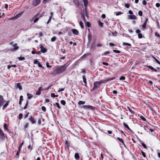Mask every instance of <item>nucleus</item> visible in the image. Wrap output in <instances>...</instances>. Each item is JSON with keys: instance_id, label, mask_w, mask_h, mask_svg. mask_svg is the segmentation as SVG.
I'll list each match as a JSON object with an SVG mask.
<instances>
[{"instance_id": "obj_15", "label": "nucleus", "mask_w": 160, "mask_h": 160, "mask_svg": "<svg viewBox=\"0 0 160 160\" xmlns=\"http://www.w3.org/2000/svg\"><path fill=\"white\" fill-rule=\"evenodd\" d=\"M123 124L124 127L126 128L127 129H128V130L131 131L132 130L130 129V128L128 127V125L126 124L125 122H124L123 123Z\"/></svg>"}, {"instance_id": "obj_32", "label": "nucleus", "mask_w": 160, "mask_h": 160, "mask_svg": "<svg viewBox=\"0 0 160 160\" xmlns=\"http://www.w3.org/2000/svg\"><path fill=\"white\" fill-rule=\"evenodd\" d=\"M79 25H80V26H81V28H84V25H83V23L81 21L80 22H79Z\"/></svg>"}, {"instance_id": "obj_20", "label": "nucleus", "mask_w": 160, "mask_h": 160, "mask_svg": "<svg viewBox=\"0 0 160 160\" xmlns=\"http://www.w3.org/2000/svg\"><path fill=\"white\" fill-rule=\"evenodd\" d=\"M27 94L28 99H31L33 97V95L29 93H27Z\"/></svg>"}, {"instance_id": "obj_28", "label": "nucleus", "mask_w": 160, "mask_h": 160, "mask_svg": "<svg viewBox=\"0 0 160 160\" xmlns=\"http://www.w3.org/2000/svg\"><path fill=\"white\" fill-rule=\"evenodd\" d=\"M73 2L74 3L77 5H78L79 4V2L78 0H73Z\"/></svg>"}, {"instance_id": "obj_12", "label": "nucleus", "mask_w": 160, "mask_h": 160, "mask_svg": "<svg viewBox=\"0 0 160 160\" xmlns=\"http://www.w3.org/2000/svg\"><path fill=\"white\" fill-rule=\"evenodd\" d=\"M75 158L77 160H79L80 159V157L78 153H76L74 155Z\"/></svg>"}, {"instance_id": "obj_62", "label": "nucleus", "mask_w": 160, "mask_h": 160, "mask_svg": "<svg viewBox=\"0 0 160 160\" xmlns=\"http://www.w3.org/2000/svg\"><path fill=\"white\" fill-rule=\"evenodd\" d=\"M155 35L156 36H157L158 37H159L160 36L159 34L157 32H155Z\"/></svg>"}, {"instance_id": "obj_9", "label": "nucleus", "mask_w": 160, "mask_h": 160, "mask_svg": "<svg viewBox=\"0 0 160 160\" xmlns=\"http://www.w3.org/2000/svg\"><path fill=\"white\" fill-rule=\"evenodd\" d=\"M42 90V87H41L39 88H38V90L37 91V92H36V94L37 95H39L41 94V91Z\"/></svg>"}, {"instance_id": "obj_14", "label": "nucleus", "mask_w": 160, "mask_h": 160, "mask_svg": "<svg viewBox=\"0 0 160 160\" xmlns=\"http://www.w3.org/2000/svg\"><path fill=\"white\" fill-rule=\"evenodd\" d=\"M82 79L83 80V82L85 83V86H86L87 85V81H86V78L85 76L83 75L82 76Z\"/></svg>"}, {"instance_id": "obj_50", "label": "nucleus", "mask_w": 160, "mask_h": 160, "mask_svg": "<svg viewBox=\"0 0 160 160\" xmlns=\"http://www.w3.org/2000/svg\"><path fill=\"white\" fill-rule=\"evenodd\" d=\"M141 152L142 154V155L143 156V157L144 158L146 157V155L145 153L142 151H141Z\"/></svg>"}, {"instance_id": "obj_31", "label": "nucleus", "mask_w": 160, "mask_h": 160, "mask_svg": "<svg viewBox=\"0 0 160 160\" xmlns=\"http://www.w3.org/2000/svg\"><path fill=\"white\" fill-rule=\"evenodd\" d=\"M8 105V102H7L5 104L3 107V108H2V109L3 110H4V109L7 107V106Z\"/></svg>"}, {"instance_id": "obj_38", "label": "nucleus", "mask_w": 160, "mask_h": 160, "mask_svg": "<svg viewBox=\"0 0 160 160\" xmlns=\"http://www.w3.org/2000/svg\"><path fill=\"white\" fill-rule=\"evenodd\" d=\"M56 39V37L55 36L52 37L51 39V41L53 42L55 41Z\"/></svg>"}, {"instance_id": "obj_25", "label": "nucleus", "mask_w": 160, "mask_h": 160, "mask_svg": "<svg viewBox=\"0 0 160 160\" xmlns=\"http://www.w3.org/2000/svg\"><path fill=\"white\" fill-rule=\"evenodd\" d=\"M153 58L155 60V61L160 65V62L155 57L152 56Z\"/></svg>"}, {"instance_id": "obj_26", "label": "nucleus", "mask_w": 160, "mask_h": 160, "mask_svg": "<svg viewBox=\"0 0 160 160\" xmlns=\"http://www.w3.org/2000/svg\"><path fill=\"white\" fill-rule=\"evenodd\" d=\"M3 127H4V129L6 130H8V126H7V125L6 123H4V126H3Z\"/></svg>"}, {"instance_id": "obj_52", "label": "nucleus", "mask_w": 160, "mask_h": 160, "mask_svg": "<svg viewBox=\"0 0 160 160\" xmlns=\"http://www.w3.org/2000/svg\"><path fill=\"white\" fill-rule=\"evenodd\" d=\"M39 62H38V61L37 59L34 60V64H38V63Z\"/></svg>"}, {"instance_id": "obj_2", "label": "nucleus", "mask_w": 160, "mask_h": 160, "mask_svg": "<svg viewBox=\"0 0 160 160\" xmlns=\"http://www.w3.org/2000/svg\"><path fill=\"white\" fill-rule=\"evenodd\" d=\"M67 66H68L64 65L60 67H58L56 69L54 70L53 73L55 74H59L64 72L67 68Z\"/></svg>"}, {"instance_id": "obj_4", "label": "nucleus", "mask_w": 160, "mask_h": 160, "mask_svg": "<svg viewBox=\"0 0 160 160\" xmlns=\"http://www.w3.org/2000/svg\"><path fill=\"white\" fill-rule=\"evenodd\" d=\"M29 120L32 122V124H34L36 123V121L34 118V117L30 116L28 119Z\"/></svg>"}, {"instance_id": "obj_45", "label": "nucleus", "mask_w": 160, "mask_h": 160, "mask_svg": "<svg viewBox=\"0 0 160 160\" xmlns=\"http://www.w3.org/2000/svg\"><path fill=\"white\" fill-rule=\"evenodd\" d=\"M125 79V77L121 76L119 78V80H124Z\"/></svg>"}, {"instance_id": "obj_11", "label": "nucleus", "mask_w": 160, "mask_h": 160, "mask_svg": "<svg viewBox=\"0 0 160 160\" xmlns=\"http://www.w3.org/2000/svg\"><path fill=\"white\" fill-rule=\"evenodd\" d=\"M41 49V51L43 53H44L47 52V49L46 48H43V46L42 45L40 46Z\"/></svg>"}, {"instance_id": "obj_64", "label": "nucleus", "mask_w": 160, "mask_h": 160, "mask_svg": "<svg viewBox=\"0 0 160 160\" xmlns=\"http://www.w3.org/2000/svg\"><path fill=\"white\" fill-rule=\"evenodd\" d=\"M142 4L144 5H146L147 4V2H146V1L145 0H144L142 1Z\"/></svg>"}, {"instance_id": "obj_18", "label": "nucleus", "mask_w": 160, "mask_h": 160, "mask_svg": "<svg viewBox=\"0 0 160 160\" xmlns=\"http://www.w3.org/2000/svg\"><path fill=\"white\" fill-rule=\"evenodd\" d=\"M129 16L130 17V18L132 19H136L137 18V17L134 15H129Z\"/></svg>"}, {"instance_id": "obj_58", "label": "nucleus", "mask_w": 160, "mask_h": 160, "mask_svg": "<svg viewBox=\"0 0 160 160\" xmlns=\"http://www.w3.org/2000/svg\"><path fill=\"white\" fill-rule=\"evenodd\" d=\"M61 51L63 53H66V50L65 49H61Z\"/></svg>"}, {"instance_id": "obj_36", "label": "nucleus", "mask_w": 160, "mask_h": 160, "mask_svg": "<svg viewBox=\"0 0 160 160\" xmlns=\"http://www.w3.org/2000/svg\"><path fill=\"white\" fill-rule=\"evenodd\" d=\"M146 24L145 23H144L143 25H142V30H144V29L146 28Z\"/></svg>"}, {"instance_id": "obj_13", "label": "nucleus", "mask_w": 160, "mask_h": 160, "mask_svg": "<svg viewBox=\"0 0 160 160\" xmlns=\"http://www.w3.org/2000/svg\"><path fill=\"white\" fill-rule=\"evenodd\" d=\"M72 31L73 34L76 35H77L78 34V32L76 29H72Z\"/></svg>"}, {"instance_id": "obj_35", "label": "nucleus", "mask_w": 160, "mask_h": 160, "mask_svg": "<svg viewBox=\"0 0 160 160\" xmlns=\"http://www.w3.org/2000/svg\"><path fill=\"white\" fill-rule=\"evenodd\" d=\"M140 118L143 121H146L147 120L145 118H144L143 116H140Z\"/></svg>"}, {"instance_id": "obj_40", "label": "nucleus", "mask_w": 160, "mask_h": 160, "mask_svg": "<svg viewBox=\"0 0 160 160\" xmlns=\"http://www.w3.org/2000/svg\"><path fill=\"white\" fill-rule=\"evenodd\" d=\"M23 115L22 113H21L19 115L18 118L19 119H21L22 118Z\"/></svg>"}, {"instance_id": "obj_24", "label": "nucleus", "mask_w": 160, "mask_h": 160, "mask_svg": "<svg viewBox=\"0 0 160 160\" xmlns=\"http://www.w3.org/2000/svg\"><path fill=\"white\" fill-rule=\"evenodd\" d=\"M95 44L94 43H92L91 46V49H92L94 50L95 47Z\"/></svg>"}, {"instance_id": "obj_39", "label": "nucleus", "mask_w": 160, "mask_h": 160, "mask_svg": "<svg viewBox=\"0 0 160 160\" xmlns=\"http://www.w3.org/2000/svg\"><path fill=\"white\" fill-rule=\"evenodd\" d=\"M138 38H142V35L141 33H139L138 34Z\"/></svg>"}, {"instance_id": "obj_41", "label": "nucleus", "mask_w": 160, "mask_h": 160, "mask_svg": "<svg viewBox=\"0 0 160 160\" xmlns=\"http://www.w3.org/2000/svg\"><path fill=\"white\" fill-rule=\"evenodd\" d=\"M56 105L58 108L59 109L61 108V107H60L59 104L58 102H56Z\"/></svg>"}, {"instance_id": "obj_27", "label": "nucleus", "mask_w": 160, "mask_h": 160, "mask_svg": "<svg viewBox=\"0 0 160 160\" xmlns=\"http://www.w3.org/2000/svg\"><path fill=\"white\" fill-rule=\"evenodd\" d=\"M85 103L84 101H80L78 102V104L79 105H83Z\"/></svg>"}, {"instance_id": "obj_29", "label": "nucleus", "mask_w": 160, "mask_h": 160, "mask_svg": "<svg viewBox=\"0 0 160 160\" xmlns=\"http://www.w3.org/2000/svg\"><path fill=\"white\" fill-rule=\"evenodd\" d=\"M123 45L128 46H131V45L130 43L125 42H123Z\"/></svg>"}, {"instance_id": "obj_8", "label": "nucleus", "mask_w": 160, "mask_h": 160, "mask_svg": "<svg viewBox=\"0 0 160 160\" xmlns=\"http://www.w3.org/2000/svg\"><path fill=\"white\" fill-rule=\"evenodd\" d=\"M22 14L21 13H18L15 16L13 17V18H12L11 19H10L11 20H13L14 19H16L20 17Z\"/></svg>"}, {"instance_id": "obj_53", "label": "nucleus", "mask_w": 160, "mask_h": 160, "mask_svg": "<svg viewBox=\"0 0 160 160\" xmlns=\"http://www.w3.org/2000/svg\"><path fill=\"white\" fill-rule=\"evenodd\" d=\"M140 32H141V31L139 29H137L136 30V32L137 33H138V34L140 33Z\"/></svg>"}, {"instance_id": "obj_48", "label": "nucleus", "mask_w": 160, "mask_h": 160, "mask_svg": "<svg viewBox=\"0 0 160 160\" xmlns=\"http://www.w3.org/2000/svg\"><path fill=\"white\" fill-rule=\"evenodd\" d=\"M28 101H27L26 103V104L25 106V107L23 108V109H26L27 108V106H28Z\"/></svg>"}, {"instance_id": "obj_30", "label": "nucleus", "mask_w": 160, "mask_h": 160, "mask_svg": "<svg viewBox=\"0 0 160 160\" xmlns=\"http://www.w3.org/2000/svg\"><path fill=\"white\" fill-rule=\"evenodd\" d=\"M61 103L63 106H65L66 104V102L64 100H62L60 101Z\"/></svg>"}, {"instance_id": "obj_59", "label": "nucleus", "mask_w": 160, "mask_h": 160, "mask_svg": "<svg viewBox=\"0 0 160 160\" xmlns=\"http://www.w3.org/2000/svg\"><path fill=\"white\" fill-rule=\"evenodd\" d=\"M52 18V17H50L49 19L47 22V24H48L51 21Z\"/></svg>"}, {"instance_id": "obj_63", "label": "nucleus", "mask_w": 160, "mask_h": 160, "mask_svg": "<svg viewBox=\"0 0 160 160\" xmlns=\"http://www.w3.org/2000/svg\"><path fill=\"white\" fill-rule=\"evenodd\" d=\"M160 6V4L159 3H157L156 4V6L158 8Z\"/></svg>"}, {"instance_id": "obj_34", "label": "nucleus", "mask_w": 160, "mask_h": 160, "mask_svg": "<svg viewBox=\"0 0 160 160\" xmlns=\"http://www.w3.org/2000/svg\"><path fill=\"white\" fill-rule=\"evenodd\" d=\"M128 108L129 111L131 112V113L134 114L135 112L132 111V110L130 108H129V107H128Z\"/></svg>"}, {"instance_id": "obj_21", "label": "nucleus", "mask_w": 160, "mask_h": 160, "mask_svg": "<svg viewBox=\"0 0 160 160\" xmlns=\"http://www.w3.org/2000/svg\"><path fill=\"white\" fill-rule=\"evenodd\" d=\"M92 36L90 34H89L88 36V43H90L92 39Z\"/></svg>"}, {"instance_id": "obj_10", "label": "nucleus", "mask_w": 160, "mask_h": 160, "mask_svg": "<svg viewBox=\"0 0 160 160\" xmlns=\"http://www.w3.org/2000/svg\"><path fill=\"white\" fill-rule=\"evenodd\" d=\"M4 138V134L2 129L0 128V138Z\"/></svg>"}, {"instance_id": "obj_23", "label": "nucleus", "mask_w": 160, "mask_h": 160, "mask_svg": "<svg viewBox=\"0 0 160 160\" xmlns=\"http://www.w3.org/2000/svg\"><path fill=\"white\" fill-rule=\"evenodd\" d=\"M84 2V6L86 7H87L88 3V0H83Z\"/></svg>"}, {"instance_id": "obj_6", "label": "nucleus", "mask_w": 160, "mask_h": 160, "mask_svg": "<svg viewBox=\"0 0 160 160\" xmlns=\"http://www.w3.org/2000/svg\"><path fill=\"white\" fill-rule=\"evenodd\" d=\"M83 108L85 109H93L94 107L90 105H83Z\"/></svg>"}, {"instance_id": "obj_19", "label": "nucleus", "mask_w": 160, "mask_h": 160, "mask_svg": "<svg viewBox=\"0 0 160 160\" xmlns=\"http://www.w3.org/2000/svg\"><path fill=\"white\" fill-rule=\"evenodd\" d=\"M147 67L150 69L154 71L155 72H157V70L154 69L152 67L150 66H148Z\"/></svg>"}, {"instance_id": "obj_7", "label": "nucleus", "mask_w": 160, "mask_h": 160, "mask_svg": "<svg viewBox=\"0 0 160 160\" xmlns=\"http://www.w3.org/2000/svg\"><path fill=\"white\" fill-rule=\"evenodd\" d=\"M4 101L3 96L0 95V105L2 106L3 104Z\"/></svg>"}, {"instance_id": "obj_5", "label": "nucleus", "mask_w": 160, "mask_h": 160, "mask_svg": "<svg viewBox=\"0 0 160 160\" xmlns=\"http://www.w3.org/2000/svg\"><path fill=\"white\" fill-rule=\"evenodd\" d=\"M40 0H34L32 5L33 6H36L38 5L40 2Z\"/></svg>"}, {"instance_id": "obj_42", "label": "nucleus", "mask_w": 160, "mask_h": 160, "mask_svg": "<svg viewBox=\"0 0 160 160\" xmlns=\"http://www.w3.org/2000/svg\"><path fill=\"white\" fill-rule=\"evenodd\" d=\"M138 15L140 16H142V12L141 11H140L138 12Z\"/></svg>"}, {"instance_id": "obj_3", "label": "nucleus", "mask_w": 160, "mask_h": 160, "mask_svg": "<svg viewBox=\"0 0 160 160\" xmlns=\"http://www.w3.org/2000/svg\"><path fill=\"white\" fill-rule=\"evenodd\" d=\"M42 17L41 14H40L39 13H38L32 18V21L34 19V22L36 23L38 21L39 19Z\"/></svg>"}, {"instance_id": "obj_43", "label": "nucleus", "mask_w": 160, "mask_h": 160, "mask_svg": "<svg viewBox=\"0 0 160 160\" xmlns=\"http://www.w3.org/2000/svg\"><path fill=\"white\" fill-rule=\"evenodd\" d=\"M113 51L115 53H120V51L116 50H113Z\"/></svg>"}, {"instance_id": "obj_49", "label": "nucleus", "mask_w": 160, "mask_h": 160, "mask_svg": "<svg viewBox=\"0 0 160 160\" xmlns=\"http://www.w3.org/2000/svg\"><path fill=\"white\" fill-rule=\"evenodd\" d=\"M99 25L100 27H103V23L102 22H101L99 21Z\"/></svg>"}, {"instance_id": "obj_33", "label": "nucleus", "mask_w": 160, "mask_h": 160, "mask_svg": "<svg viewBox=\"0 0 160 160\" xmlns=\"http://www.w3.org/2000/svg\"><path fill=\"white\" fill-rule=\"evenodd\" d=\"M18 58L20 61H22L25 59V58L24 57H19Z\"/></svg>"}, {"instance_id": "obj_16", "label": "nucleus", "mask_w": 160, "mask_h": 160, "mask_svg": "<svg viewBox=\"0 0 160 160\" xmlns=\"http://www.w3.org/2000/svg\"><path fill=\"white\" fill-rule=\"evenodd\" d=\"M117 139L118 141H119L120 142H121L124 146H125V145L124 143L123 140L122 139L118 137L117 138Z\"/></svg>"}, {"instance_id": "obj_44", "label": "nucleus", "mask_w": 160, "mask_h": 160, "mask_svg": "<svg viewBox=\"0 0 160 160\" xmlns=\"http://www.w3.org/2000/svg\"><path fill=\"white\" fill-rule=\"evenodd\" d=\"M86 25L88 27H89L90 26V23L88 22H86Z\"/></svg>"}, {"instance_id": "obj_56", "label": "nucleus", "mask_w": 160, "mask_h": 160, "mask_svg": "<svg viewBox=\"0 0 160 160\" xmlns=\"http://www.w3.org/2000/svg\"><path fill=\"white\" fill-rule=\"evenodd\" d=\"M42 35H43V34H42V32H40L38 33V36H39V37H41L42 36Z\"/></svg>"}, {"instance_id": "obj_55", "label": "nucleus", "mask_w": 160, "mask_h": 160, "mask_svg": "<svg viewBox=\"0 0 160 160\" xmlns=\"http://www.w3.org/2000/svg\"><path fill=\"white\" fill-rule=\"evenodd\" d=\"M141 144L143 146V147H144V148L145 149H147V147H146V146L145 144L144 143H141Z\"/></svg>"}, {"instance_id": "obj_22", "label": "nucleus", "mask_w": 160, "mask_h": 160, "mask_svg": "<svg viewBox=\"0 0 160 160\" xmlns=\"http://www.w3.org/2000/svg\"><path fill=\"white\" fill-rule=\"evenodd\" d=\"M17 87L19 88V89L20 90H22V86L21 85V84L20 83H17Z\"/></svg>"}, {"instance_id": "obj_51", "label": "nucleus", "mask_w": 160, "mask_h": 160, "mask_svg": "<svg viewBox=\"0 0 160 160\" xmlns=\"http://www.w3.org/2000/svg\"><path fill=\"white\" fill-rule=\"evenodd\" d=\"M51 97L52 98H55L56 97V95H55V93H52L51 94Z\"/></svg>"}, {"instance_id": "obj_54", "label": "nucleus", "mask_w": 160, "mask_h": 160, "mask_svg": "<svg viewBox=\"0 0 160 160\" xmlns=\"http://www.w3.org/2000/svg\"><path fill=\"white\" fill-rule=\"evenodd\" d=\"M122 13V12H118L116 14V16H118V15H119L121 14Z\"/></svg>"}, {"instance_id": "obj_60", "label": "nucleus", "mask_w": 160, "mask_h": 160, "mask_svg": "<svg viewBox=\"0 0 160 160\" xmlns=\"http://www.w3.org/2000/svg\"><path fill=\"white\" fill-rule=\"evenodd\" d=\"M24 143V141H23L22 143L21 144L19 145V148H18V149H20L21 147H22V145Z\"/></svg>"}, {"instance_id": "obj_47", "label": "nucleus", "mask_w": 160, "mask_h": 160, "mask_svg": "<svg viewBox=\"0 0 160 160\" xmlns=\"http://www.w3.org/2000/svg\"><path fill=\"white\" fill-rule=\"evenodd\" d=\"M46 66L47 68H51L52 67L51 66L49 65L48 62H47L46 63Z\"/></svg>"}, {"instance_id": "obj_1", "label": "nucleus", "mask_w": 160, "mask_h": 160, "mask_svg": "<svg viewBox=\"0 0 160 160\" xmlns=\"http://www.w3.org/2000/svg\"><path fill=\"white\" fill-rule=\"evenodd\" d=\"M115 78H108L104 79L101 80L99 81L95 82L93 84L94 88L96 89L100 87L101 84L105 83L114 80Z\"/></svg>"}, {"instance_id": "obj_46", "label": "nucleus", "mask_w": 160, "mask_h": 160, "mask_svg": "<svg viewBox=\"0 0 160 160\" xmlns=\"http://www.w3.org/2000/svg\"><path fill=\"white\" fill-rule=\"evenodd\" d=\"M42 109L44 112H45L46 111V108L44 106H42Z\"/></svg>"}, {"instance_id": "obj_37", "label": "nucleus", "mask_w": 160, "mask_h": 160, "mask_svg": "<svg viewBox=\"0 0 160 160\" xmlns=\"http://www.w3.org/2000/svg\"><path fill=\"white\" fill-rule=\"evenodd\" d=\"M110 51H108L105 52L103 54V55H106L107 54H109L110 53Z\"/></svg>"}, {"instance_id": "obj_57", "label": "nucleus", "mask_w": 160, "mask_h": 160, "mask_svg": "<svg viewBox=\"0 0 160 160\" xmlns=\"http://www.w3.org/2000/svg\"><path fill=\"white\" fill-rule=\"evenodd\" d=\"M109 45L110 46H115V44L114 43L111 42H110L109 43Z\"/></svg>"}, {"instance_id": "obj_17", "label": "nucleus", "mask_w": 160, "mask_h": 160, "mask_svg": "<svg viewBox=\"0 0 160 160\" xmlns=\"http://www.w3.org/2000/svg\"><path fill=\"white\" fill-rule=\"evenodd\" d=\"M13 46L14 48L13 49V50H14V51H16L19 49V47L17 46L16 44H14L13 45Z\"/></svg>"}, {"instance_id": "obj_61", "label": "nucleus", "mask_w": 160, "mask_h": 160, "mask_svg": "<svg viewBox=\"0 0 160 160\" xmlns=\"http://www.w3.org/2000/svg\"><path fill=\"white\" fill-rule=\"evenodd\" d=\"M38 67L42 68H43L42 65L40 64V62L38 63Z\"/></svg>"}]
</instances>
